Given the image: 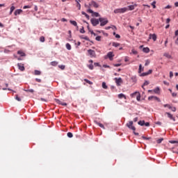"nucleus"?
Here are the masks:
<instances>
[{
	"label": "nucleus",
	"instance_id": "nucleus-1",
	"mask_svg": "<svg viewBox=\"0 0 178 178\" xmlns=\"http://www.w3.org/2000/svg\"><path fill=\"white\" fill-rule=\"evenodd\" d=\"M99 22L100 26L102 27H104V26H106V24H108V23H109L108 18H104V17H99Z\"/></svg>",
	"mask_w": 178,
	"mask_h": 178
},
{
	"label": "nucleus",
	"instance_id": "nucleus-2",
	"mask_svg": "<svg viewBox=\"0 0 178 178\" xmlns=\"http://www.w3.org/2000/svg\"><path fill=\"white\" fill-rule=\"evenodd\" d=\"M127 127L131 130H133L135 136H138V133H136V127L133 126V121H129V123L127 124Z\"/></svg>",
	"mask_w": 178,
	"mask_h": 178
},
{
	"label": "nucleus",
	"instance_id": "nucleus-3",
	"mask_svg": "<svg viewBox=\"0 0 178 178\" xmlns=\"http://www.w3.org/2000/svg\"><path fill=\"white\" fill-rule=\"evenodd\" d=\"M127 8H117L114 10V13H125V12H127Z\"/></svg>",
	"mask_w": 178,
	"mask_h": 178
},
{
	"label": "nucleus",
	"instance_id": "nucleus-4",
	"mask_svg": "<svg viewBox=\"0 0 178 178\" xmlns=\"http://www.w3.org/2000/svg\"><path fill=\"white\" fill-rule=\"evenodd\" d=\"M88 54L90 58H97V54L95 53V51L92 49H88Z\"/></svg>",
	"mask_w": 178,
	"mask_h": 178
},
{
	"label": "nucleus",
	"instance_id": "nucleus-5",
	"mask_svg": "<svg viewBox=\"0 0 178 178\" xmlns=\"http://www.w3.org/2000/svg\"><path fill=\"white\" fill-rule=\"evenodd\" d=\"M90 22L92 23V26H98L99 24V19H96V18H92L90 19Z\"/></svg>",
	"mask_w": 178,
	"mask_h": 178
},
{
	"label": "nucleus",
	"instance_id": "nucleus-6",
	"mask_svg": "<svg viewBox=\"0 0 178 178\" xmlns=\"http://www.w3.org/2000/svg\"><path fill=\"white\" fill-rule=\"evenodd\" d=\"M114 80L118 87L120 86L123 83V80L122 79V78H115Z\"/></svg>",
	"mask_w": 178,
	"mask_h": 178
},
{
	"label": "nucleus",
	"instance_id": "nucleus-7",
	"mask_svg": "<svg viewBox=\"0 0 178 178\" xmlns=\"http://www.w3.org/2000/svg\"><path fill=\"white\" fill-rule=\"evenodd\" d=\"M152 99H154V101H157V102H161V99H159L156 96H150L148 97L149 101H152Z\"/></svg>",
	"mask_w": 178,
	"mask_h": 178
},
{
	"label": "nucleus",
	"instance_id": "nucleus-8",
	"mask_svg": "<svg viewBox=\"0 0 178 178\" xmlns=\"http://www.w3.org/2000/svg\"><path fill=\"white\" fill-rule=\"evenodd\" d=\"M165 115H167L168 118H169V119H170V120H173V122H176V118L175 117H173V115H172L170 113L166 112L165 113Z\"/></svg>",
	"mask_w": 178,
	"mask_h": 178
},
{
	"label": "nucleus",
	"instance_id": "nucleus-9",
	"mask_svg": "<svg viewBox=\"0 0 178 178\" xmlns=\"http://www.w3.org/2000/svg\"><path fill=\"white\" fill-rule=\"evenodd\" d=\"M107 58H108V59L110 60H113V56H115V55H113V52L112 51H109L107 55H106Z\"/></svg>",
	"mask_w": 178,
	"mask_h": 178
},
{
	"label": "nucleus",
	"instance_id": "nucleus-10",
	"mask_svg": "<svg viewBox=\"0 0 178 178\" xmlns=\"http://www.w3.org/2000/svg\"><path fill=\"white\" fill-rule=\"evenodd\" d=\"M88 12L89 13H92V16H95V17H99V13H94V11H92V10H91V9H88Z\"/></svg>",
	"mask_w": 178,
	"mask_h": 178
},
{
	"label": "nucleus",
	"instance_id": "nucleus-11",
	"mask_svg": "<svg viewBox=\"0 0 178 178\" xmlns=\"http://www.w3.org/2000/svg\"><path fill=\"white\" fill-rule=\"evenodd\" d=\"M56 104H58V105H62L63 106H67V104L63 102L62 101L56 99Z\"/></svg>",
	"mask_w": 178,
	"mask_h": 178
},
{
	"label": "nucleus",
	"instance_id": "nucleus-12",
	"mask_svg": "<svg viewBox=\"0 0 178 178\" xmlns=\"http://www.w3.org/2000/svg\"><path fill=\"white\" fill-rule=\"evenodd\" d=\"M17 67H18V69L21 70V72H24V65L22 63H18Z\"/></svg>",
	"mask_w": 178,
	"mask_h": 178
},
{
	"label": "nucleus",
	"instance_id": "nucleus-13",
	"mask_svg": "<svg viewBox=\"0 0 178 178\" xmlns=\"http://www.w3.org/2000/svg\"><path fill=\"white\" fill-rule=\"evenodd\" d=\"M90 6H93V8H98L99 5L97 2L92 1L90 3Z\"/></svg>",
	"mask_w": 178,
	"mask_h": 178
},
{
	"label": "nucleus",
	"instance_id": "nucleus-14",
	"mask_svg": "<svg viewBox=\"0 0 178 178\" xmlns=\"http://www.w3.org/2000/svg\"><path fill=\"white\" fill-rule=\"evenodd\" d=\"M149 38H152V40H153V41H156V35L155 33L150 34Z\"/></svg>",
	"mask_w": 178,
	"mask_h": 178
},
{
	"label": "nucleus",
	"instance_id": "nucleus-15",
	"mask_svg": "<svg viewBox=\"0 0 178 178\" xmlns=\"http://www.w3.org/2000/svg\"><path fill=\"white\" fill-rule=\"evenodd\" d=\"M153 92L154 94H159L161 92V89H159V87H156L154 90H153Z\"/></svg>",
	"mask_w": 178,
	"mask_h": 178
},
{
	"label": "nucleus",
	"instance_id": "nucleus-16",
	"mask_svg": "<svg viewBox=\"0 0 178 178\" xmlns=\"http://www.w3.org/2000/svg\"><path fill=\"white\" fill-rule=\"evenodd\" d=\"M22 12H23V10L22 9H17L15 11L14 15L15 16H17V15H20V13H22Z\"/></svg>",
	"mask_w": 178,
	"mask_h": 178
},
{
	"label": "nucleus",
	"instance_id": "nucleus-17",
	"mask_svg": "<svg viewBox=\"0 0 178 178\" xmlns=\"http://www.w3.org/2000/svg\"><path fill=\"white\" fill-rule=\"evenodd\" d=\"M70 23H71L72 26H74L75 27H76V29H79V26H77V22L76 21L70 20Z\"/></svg>",
	"mask_w": 178,
	"mask_h": 178
},
{
	"label": "nucleus",
	"instance_id": "nucleus-18",
	"mask_svg": "<svg viewBox=\"0 0 178 178\" xmlns=\"http://www.w3.org/2000/svg\"><path fill=\"white\" fill-rule=\"evenodd\" d=\"M118 98L120 99H122V98H124V99H126V95H124V94H123V93L119 94L118 95Z\"/></svg>",
	"mask_w": 178,
	"mask_h": 178
},
{
	"label": "nucleus",
	"instance_id": "nucleus-19",
	"mask_svg": "<svg viewBox=\"0 0 178 178\" xmlns=\"http://www.w3.org/2000/svg\"><path fill=\"white\" fill-rule=\"evenodd\" d=\"M113 47H115V48H118V47H120V44L116 42H113L112 43Z\"/></svg>",
	"mask_w": 178,
	"mask_h": 178
},
{
	"label": "nucleus",
	"instance_id": "nucleus-20",
	"mask_svg": "<svg viewBox=\"0 0 178 178\" xmlns=\"http://www.w3.org/2000/svg\"><path fill=\"white\" fill-rule=\"evenodd\" d=\"M139 92H135L131 94V98H136V97H137V95H138Z\"/></svg>",
	"mask_w": 178,
	"mask_h": 178
},
{
	"label": "nucleus",
	"instance_id": "nucleus-21",
	"mask_svg": "<svg viewBox=\"0 0 178 178\" xmlns=\"http://www.w3.org/2000/svg\"><path fill=\"white\" fill-rule=\"evenodd\" d=\"M143 51L145 52V54H148V53H149V48H148V47H144V48L143 49Z\"/></svg>",
	"mask_w": 178,
	"mask_h": 178
},
{
	"label": "nucleus",
	"instance_id": "nucleus-22",
	"mask_svg": "<svg viewBox=\"0 0 178 178\" xmlns=\"http://www.w3.org/2000/svg\"><path fill=\"white\" fill-rule=\"evenodd\" d=\"M76 7L78 8L79 10H80L81 9V5L80 4V1L76 0Z\"/></svg>",
	"mask_w": 178,
	"mask_h": 178
},
{
	"label": "nucleus",
	"instance_id": "nucleus-23",
	"mask_svg": "<svg viewBox=\"0 0 178 178\" xmlns=\"http://www.w3.org/2000/svg\"><path fill=\"white\" fill-rule=\"evenodd\" d=\"M18 55H20V56H26V54L23 52L22 51H17Z\"/></svg>",
	"mask_w": 178,
	"mask_h": 178
},
{
	"label": "nucleus",
	"instance_id": "nucleus-24",
	"mask_svg": "<svg viewBox=\"0 0 178 178\" xmlns=\"http://www.w3.org/2000/svg\"><path fill=\"white\" fill-rule=\"evenodd\" d=\"M163 56H165V58H168V59H172V56H170V54L168 53H165Z\"/></svg>",
	"mask_w": 178,
	"mask_h": 178
},
{
	"label": "nucleus",
	"instance_id": "nucleus-25",
	"mask_svg": "<svg viewBox=\"0 0 178 178\" xmlns=\"http://www.w3.org/2000/svg\"><path fill=\"white\" fill-rule=\"evenodd\" d=\"M138 124L140 125V126H144V124H145V121L144 120H140L138 122Z\"/></svg>",
	"mask_w": 178,
	"mask_h": 178
},
{
	"label": "nucleus",
	"instance_id": "nucleus-26",
	"mask_svg": "<svg viewBox=\"0 0 178 178\" xmlns=\"http://www.w3.org/2000/svg\"><path fill=\"white\" fill-rule=\"evenodd\" d=\"M102 88H104V90L108 89V86H106V83H105V82L102 83Z\"/></svg>",
	"mask_w": 178,
	"mask_h": 178
},
{
	"label": "nucleus",
	"instance_id": "nucleus-27",
	"mask_svg": "<svg viewBox=\"0 0 178 178\" xmlns=\"http://www.w3.org/2000/svg\"><path fill=\"white\" fill-rule=\"evenodd\" d=\"M65 47H66L67 49H68V51H70V49H72V46L69 43H67Z\"/></svg>",
	"mask_w": 178,
	"mask_h": 178
},
{
	"label": "nucleus",
	"instance_id": "nucleus-28",
	"mask_svg": "<svg viewBox=\"0 0 178 178\" xmlns=\"http://www.w3.org/2000/svg\"><path fill=\"white\" fill-rule=\"evenodd\" d=\"M96 124H97V126H99V127H101L102 129H105V127H104V124H102V123L96 122Z\"/></svg>",
	"mask_w": 178,
	"mask_h": 178
},
{
	"label": "nucleus",
	"instance_id": "nucleus-29",
	"mask_svg": "<svg viewBox=\"0 0 178 178\" xmlns=\"http://www.w3.org/2000/svg\"><path fill=\"white\" fill-rule=\"evenodd\" d=\"M143 70H144V68H143V65L141 64H140L138 73H141V72H143Z\"/></svg>",
	"mask_w": 178,
	"mask_h": 178
},
{
	"label": "nucleus",
	"instance_id": "nucleus-30",
	"mask_svg": "<svg viewBox=\"0 0 178 178\" xmlns=\"http://www.w3.org/2000/svg\"><path fill=\"white\" fill-rule=\"evenodd\" d=\"M35 76H40L41 74V71L35 70Z\"/></svg>",
	"mask_w": 178,
	"mask_h": 178
},
{
	"label": "nucleus",
	"instance_id": "nucleus-31",
	"mask_svg": "<svg viewBox=\"0 0 178 178\" xmlns=\"http://www.w3.org/2000/svg\"><path fill=\"white\" fill-rule=\"evenodd\" d=\"M15 6H12L10 8V15H12V13H13V10H15Z\"/></svg>",
	"mask_w": 178,
	"mask_h": 178
},
{
	"label": "nucleus",
	"instance_id": "nucleus-32",
	"mask_svg": "<svg viewBox=\"0 0 178 178\" xmlns=\"http://www.w3.org/2000/svg\"><path fill=\"white\" fill-rule=\"evenodd\" d=\"M40 42H45V38L44 36H41L40 38Z\"/></svg>",
	"mask_w": 178,
	"mask_h": 178
},
{
	"label": "nucleus",
	"instance_id": "nucleus-33",
	"mask_svg": "<svg viewBox=\"0 0 178 178\" xmlns=\"http://www.w3.org/2000/svg\"><path fill=\"white\" fill-rule=\"evenodd\" d=\"M156 1H154L152 3V6H153V9H155L156 8Z\"/></svg>",
	"mask_w": 178,
	"mask_h": 178
},
{
	"label": "nucleus",
	"instance_id": "nucleus-34",
	"mask_svg": "<svg viewBox=\"0 0 178 178\" xmlns=\"http://www.w3.org/2000/svg\"><path fill=\"white\" fill-rule=\"evenodd\" d=\"M51 66H57L58 62L52 61V62H51Z\"/></svg>",
	"mask_w": 178,
	"mask_h": 178
},
{
	"label": "nucleus",
	"instance_id": "nucleus-35",
	"mask_svg": "<svg viewBox=\"0 0 178 178\" xmlns=\"http://www.w3.org/2000/svg\"><path fill=\"white\" fill-rule=\"evenodd\" d=\"M136 99L137 101H140V99H141V95L139 93H138V95L136 96Z\"/></svg>",
	"mask_w": 178,
	"mask_h": 178
},
{
	"label": "nucleus",
	"instance_id": "nucleus-36",
	"mask_svg": "<svg viewBox=\"0 0 178 178\" xmlns=\"http://www.w3.org/2000/svg\"><path fill=\"white\" fill-rule=\"evenodd\" d=\"M164 108H168V109H172V106L170 104H164Z\"/></svg>",
	"mask_w": 178,
	"mask_h": 178
},
{
	"label": "nucleus",
	"instance_id": "nucleus-37",
	"mask_svg": "<svg viewBox=\"0 0 178 178\" xmlns=\"http://www.w3.org/2000/svg\"><path fill=\"white\" fill-rule=\"evenodd\" d=\"M84 81H86V83H88V84H90L92 85V82H91L90 80L85 79Z\"/></svg>",
	"mask_w": 178,
	"mask_h": 178
},
{
	"label": "nucleus",
	"instance_id": "nucleus-38",
	"mask_svg": "<svg viewBox=\"0 0 178 178\" xmlns=\"http://www.w3.org/2000/svg\"><path fill=\"white\" fill-rule=\"evenodd\" d=\"M67 137H69V138H72V137H73V134H72L71 132H68L67 134Z\"/></svg>",
	"mask_w": 178,
	"mask_h": 178
},
{
	"label": "nucleus",
	"instance_id": "nucleus-39",
	"mask_svg": "<svg viewBox=\"0 0 178 178\" xmlns=\"http://www.w3.org/2000/svg\"><path fill=\"white\" fill-rule=\"evenodd\" d=\"M149 84V82L148 81H145V83L142 86V88H144V86H148Z\"/></svg>",
	"mask_w": 178,
	"mask_h": 178
},
{
	"label": "nucleus",
	"instance_id": "nucleus-40",
	"mask_svg": "<svg viewBox=\"0 0 178 178\" xmlns=\"http://www.w3.org/2000/svg\"><path fill=\"white\" fill-rule=\"evenodd\" d=\"M128 9L129 10H134V6H129Z\"/></svg>",
	"mask_w": 178,
	"mask_h": 178
},
{
	"label": "nucleus",
	"instance_id": "nucleus-41",
	"mask_svg": "<svg viewBox=\"0 0 178 178\" xmlns=\"http://www.w3.org/2000/svg\"><path fill=\"white\" fill-rule=\"evenodd\" d=\"M131 52H132V54H133L134 55H137V54H138V52L136 50H135L134 49H133L131 50Z\"/></svg>",
	"mask_w": 178,
	"mask_h": 178
},
{
	"label": "nucleus",
	"instance_id": "nucleus-42",
	"mask_svg": "<svg viewBox=\"0 0 178 178\" xmlns=\"http://www.w3.org/2000/svg\"><path fill=\"white\" fill-rule=\"evenodd\" d=\"M88 67L90 70H92L94 69V65L92 64H90L88 65Z\"/></svg>",
	"mask_w": 178,
	"mask_h": 178
},
{
	"label": "nucleus",
	"instance_id": "nucleus-43",
	"mask_svg": "<svg viewBox=\"0 0 178 178\" xmlns=\"http://www.w3.org/2000/svg\"><path fill=\"white\" fill-rule=\"evenodd\" d=\"M80 33L81 34H84V33H86V31L84 30V27L82 26V29H80Z\"/></svg>",
	"mask_w": 178,
	"mask_h": 178
},
{
	"label": "nucleus",
	"instance_id": "nucleus-44",
	"mask_svg": "<svg viewBox=\"0 0 178 178\" xmlns=\"http://www.w3.org/2000/svg\"><path fill=\"white\" fill-rule=\"evenodd\" d=\"M15 99L17 101H18L19 102H20V101H22V99H20V97H19V95H16L15 96Z\"/></svg>",
	"mask_w": 178,
	"mask_h": 178
},
{
	"label": "nucleus",
	"instance_id": "nucleus-45",
	"mask_svg": "<svg viewBox=\"0 0 178 178\" xmlns=\"http://www.w3.org/2000/svg\"><path fill=\"white\" fill-rule=\"evenodd\" d=\"M82 15H84V16H86V17L87 19H89V17H90V16L87 13H86L85 12H82Z\"/></svg>",
	"mask_w": 178,
	"mask_h": 178
},
{
	"label": "nucleus",
	"instance_id": "nucleus-46",
	"mask_svg": "<svg viewBox=\"0 0 178 178\" xmlns=\"http://www.w3.org/2000/svg\"><path fill=\"white\" fill-rule=\"evenodd\" d=\"M162 141H163V138H160L157 140V144H161V143H162Z\"/></svg>",
	"mask_w": 178,
	"mask_h": 178
},
{
	"label": "nucleus",
	"instance_id": "nucleus-47",
	"mask_svg": "<svg viewBox=\"0 0 178 178\" xmlns=\"http://www.w3.org/2000/svg\"><path fill=\"white\" fill-rule=\"evenodd\" d=\"M149 63H150L149 60H147L145 61V66H148V65H149Z\"/></svg>",
	"mask_w": 178,
	"mask_h": 178
},
{
	"label": "nucleus",
	"instance_id": "nucleus-48",
	"mask_svg": "<svg viewBox=\"0 0 178 178\" xmlns=\"http://www.w3.org/2000/svg\"><path fill=\"white\" fill-rule=\"evenodd\" d=\"M58 67H60L61 70H65V65H58Z\"/></svg>",
	"mask_w": 178,
	"mask_h": 178
},
{
	"label": "nucleus",
	"instance_id": "nucleus-49",
	"mask_svg": "<svg viewBox=\"0 0 178 178\" xmlns=\"http://www.w3.org/2000/svg\"><path fill=\"white\" fill-rule=\"evenodd\" d=\"M40 101H43L44 102H48V99L40 98Z\"/></svg>",
	"mask_w": 178,
	"mask_h": 178
},
{
	"label": "nucleus",
	"instance_id": "nucleus-50",
	"mask_svg": "<svg viewBox=\"0 0 178 178\" xmlns=\"http://www.w3.org/2000/svg\"><path fill=\"white\" fill-rule=\"evenodd\" d=\"M95 40L96 41H101V36H97Z\"/></svg>",
	"mask_w": 178,
	"mask_h": 178
},
{
	"label": "nucleus",
	"instance_id": "nucleus-51",
	"mask_svg": "<svg viewBox=\"0 0 178 178\" xmlns=\"http://www.w3.org/2000/svg\"><path fill=\"white\" fill-rule=\"evenodd\" d=\"M170 109H171V111H172V112H176V107H172V106H171V108H170Z\"/></svg>",
	"mask_w": 178,
	"mask_h": 178
},
{
	"label": "nucleus",
	"instance_id": "nucleus-52",
	"mask_svg": "<svg viewBox=\"0 0 178 178\" xmlns=\"http://www.w3.org/2000/svg\"><path fill=\"white\" fill-rule=\"evenodd\" d=\"M170 143H171V144H177V141H176V140H171V141H170Z\"/></svg>",
	"mask_w": 178,
	"mask_h": 178
},
{
	"label": "nucleus",
	"instance_id": "nucleus-53",
	"mask_svg": "<svg viewBox=\"0 0 178 178\" xmlns=\"http://www.w3.org/2000/svg\"><path fill=\"white\" fill-rule=\"evenodd\" d=\"M143 140H150L151 138H147L145 136H142Z\"/></svg>",
	"mask_w": 178,
	"mask_h": 178
},
{
	"label": "nucleus",
	"instance_id": "nucleus-54",
	"mask_svg": "<svg viewBox=\"0 0 178 178\" xmlns=\"http://www.w3.org/2000/svg\"><path fill=\"white\" fill-rule=\"evenodd\" d=\"M122 64H113V66H115V67H119V66H121Z\"/></svg>",
	"mask_w": 178,
	"mask_h": 178
},
{
	"label": "nucleus",
	"instance_id": "nucleus-55",
	"mask_svg": "<svg viewBox=\"0 0 178 178\" xmlns=\"http://www.w3.org/2000/svg\"><path fill=\"white\" fill-rule=\"evenodd\" d=\"M35 81H37L38 83H41V79H38V78H36Z\"/></svg>",
	"mask_w": 178,
	"mask_h": 178
},
{
	"label": "nucleus",
	"instance_id": "nucleus-56",
	"mask_svg": "<svg viewBox=\"0 0 178 178\" xmlns=\"http://www.w3.org/2000/svg\"><path fill=\"white\" fill-rule=\"evenodd\" d=\"M172 77H173V72H170V78L172 79Z\"/></svg>",
	"mask_w": 178,
	"mask_h": 178
},
{
	"label": "nucleus",
	"instance_id": "nucleus-57",
	"mask_svg": "<svg viewBox=\"0 0 178 178\" xmlns=\"http://www.w3.org/2000/svg\"><path fill=\"white\" fill-rule=\"evenodd\" d=\"M172 97H177V93H176V92H172Z\"/></svg>",
	"mask_w": 178,
	"mask_h": 178
},
{
	"label": "nucleus",
	"instance_id": "nucleus-58",
	"mask_svg": "<svg viewBox=\"0 0 178 178\" xmlns=\"http://www.w3.org/2000/svg\"><path fill=\"white\" fill-rule=\"evenodd\" d=\"M166 23H167L168 24H169V23H170V18H168V19H166Z\"/></svg>",
	"mask_w": 178,
	"mask_h": 178
},
{
	"label": "nucleus",
	"instance_id": "nucleus-59",
	"mask_svg": "<svg viewBox=\"0 0 178 178\" xmlns=\"http://www.w3.org/2000/svg\"><path fill=\"white\" fill-rule=\"evenodd\" d=\"M141 76H148V73L147 72H144L141 74Z\"/></svg>",
	"mask_w": 178,
	"mask_h": 178
},
{
	"label": "nucleus",
	"instance_id": "nucleus-60",
	"mask_svg": "<svg viewBox=\"0 0 178 178\" xmlns=\"http://www.w3.org/2000/svg\"><path fill=\"white\" fill-rule=\"evenodd\" d=\"M170 8H172V6L168 5L167 6L165 7V9H170Z\"/></svg>",
	"mask_w": 178,
	"mask_h": 178
},
{
	"label": "nucleus",
	"instance_id": "nucleus-61",
	"mask_svg": "<svg viewBox=\"0 0 178 178\" xmlns=\"http://www.w3.org/2000/svg\"><path fill=\"white\" fill-rule=\"evenodd\" d=\"M147 73V74H151L152 73V70H149Z\"/></svg>",
	"mask_w": 178,
	"mask_h": 178
},
{
	"label": "nucleus",
	"instance_id": "nucleus-62",
	"mask_svg": "<svg viewBox=\"0 0 178 178\" xmlns=\"http://www.w3.org/2000/svg\"><path fill=\"white\" fill-rule=\"evenodd\" d=\"M145 126H146V127H148V126H149V122L145 123Z\"/></svg>",
	"mask_w": 178,
	"mask_h": 178
},
{
	"label": "nucleus",
	"instance_id": "nucleus-63",
	"mask_svg": "<svg viewBox=\"0 0 178 178\" xmlns=\"http://www.w3.org/2000/svg\"><path fill=\"white\" fill-rule=\"evenodd\" d=\"M94 65H95V66H96V67H97V66H99V63H95Z\"/></svg>",
	"mask_w": 178,
	"mask_h": 178
},
{
	"label": "nucleus",
	"instance_id": "nucleus-64",
	"mask_svg": "<svg viewBox=\"0 0 178 178\" xmlns=\"http://www.w3.org/2000/svg\"><path fill=\"white\" fill-rule=\"evenodd\" d=\"M175 36H177V35H178V30H177V31H175Z\"/></svg>",
	"mask_w": 178,
	"mask_h": 178
}]
</instances>
